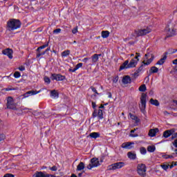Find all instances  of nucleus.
Instances as JSON below:
<instances>
[{"label":"nucleus","mask_w":177,"mask_h":177,"mask_svg":"<svg viewBox=\"0 0 177 177\" xmlns=\"http://www.w3.org/2000/svg\"><path fill=\"white\" fill-rule=\"evenodd\" d=\"M153 60H154V54L150 53L145 54V59L142 62L143 64H142L139 67L137 72H135L133 74V77H138V75H138V73H140V71H142V70H143V66H149V64H150V63H151V62H153Z\"/></svg>","instance_id":"obj_1"},{"label":"nucleus","mask_w":177,"mask_h":177,"mask_svg":"<svg viewBox=\"0 0 177 177\" xmlns=\"http://www.w3.org/2000/svg\"><path fill=\"white\" fill-rule=\"evenodd\" d=\"M21 27V22L19 19H11L7 22V30L8 31H15Z\"/></svg>","instance_id":"obj_2"},{"label":"nucleus","mask_w":177,"mask_h":177,"mask_svg":"<svg viewBox=\"0 0 177 177\" xmlns=\"http://www.w3.org/2000/svg\"><path fill=\"white\" fill-rule=\"evenodd\" d=\"M124 167H125V162H118L108 166V171H115L117 169H121V168H124Z\"/></svg>","instance_id":"obj_3"},{"label":"nucleus","mask_w":177,"mask_h":177,"mask_svg":"<svg viewBox=\"0 0 177 177\" xmlns=\"http://www.w3.org/2000/svg\"><path fill=\"white\" fill-rule=\"evenodd\" d=\"M6 106L10 110H17V104L15 103V100L12 97H7Z\"/></svg>","instance_id":"obj_4"},{"label":"nucleus","mask_w":177,"mask_h":177,"mask_svg":"<svg viewBox=\"0 0 177 177\" xmlns=\"http://www.w3.org/2000/svg\"><path fill=\"white\" fill-rule=\"evenodd\" d=\"M147 97V95L146 93H142L140 97V109L142 113L145 114L146 113V99Z\"/></svg>","instance_id":"obj_5"},{"label":"nucleus","mask_w":177,"mask_h":177,"mask_svg":"<svg viewBox=\"0 0 177 177\" xmlns=\"http://www.w3.org/2000/svg\"><path fill=\"white\" fill-rule=\"evenodd\" d=\"M149 32H151V30L150 28H147L135 30L134 35H136V37H143V35H147V34H149Z\"/></svg>","instance_id":"obj_6"},{"label":"nucleus","mask_w":177,"mask_h":177,"mask_svg":"<svg viewBox=\"0 0 177 177\" xmlns=\"http://www.w3.org/2000/svg\"><path fill=\"white\" fill-rule=\"evenodd\" d=\"M146 165L145 164H138L137 166V173L140 176L145 177L146 176Z\"/></svg>","instance_id":"obj_7"},{"label":"nucleus","mask_w":177,"mask_h":177,"mask_svg":"<svg viewBox=\"0 0 177 177\" xmlns=\"http://www.w3.org/2000/svg\"><path fill=\"white\" fill-rule=\"evenodd\" d=\"M100 165V162H99V159L97 158H93L91 160V164L87 166L88 169H91L96 167H99Z\"/></svg>","instance_id":"obj_8"},{"label":"nucleus","mask_w":177,"mask_h":177,"mask_svg":"<svg viewBox=\"0 0 177 177\" xmlns=\"http://www.w3.org/2000/svg\"><path fill=\"white\" fill-rule=\"evenodd\" d=\"M51 80L53 81H55H55H64V80H66V76L54 73L51 75Z\"/></svg>","instance_id":"obj_9"},{"label":"nucleus","mask_w":177,"mask_h":177,"mask_svg":"<svg viewBox=\"0 0 177 177\" xmlns=\"http://www.w3.org/2000/svg\"><path fill=\"white\" fill-rule=\"evenodd\" d=\"M33 177H55L52 174H48L46 173H44L42 171H36L33 175Z\"/></svg>","instance_id":"obj_10"},{"label":"nucleus","mask_w":177,"mask_h":177,"mask_svg":"<svg viewBox=\"0 0 177 177\" xmlns=\"http://www.w3.org/2000/svg\"><path fill=\"white\" fill-rule=\"evenodd\" d=\"M3 55H6L9 59H13V50L10 48H6L2 50Z\"/></svg>","instance_id":"obj_11"},{"label":"nucleus","mask_w":177,"mask_h":177,"mask_svg":"<svg viewBox=\"0 0 177 177\" xmlns=\"http://www.w3.org/2000/svg\"><path fill=\"white\" fill-rule=\"evenodd\" d=\"M166 32H167V37H174V35H175V30L169 25L166 27Z\"/></svg>","instance_id":"obj_12"},{"label":"nucleus","mask_w":177,"mask_h":177,"mask_svg":"<svg viewBox=\"0 0 177 177\" xmlns=\"http://www.w3.org/2000/svg\"><path fill=\"white\" fill-rule=\"evenodd\" d=\"M157 132H158V128L151 129L149 131L148 135L151 138H153V137L156 136V135L157 134Z\"/></svg>","instance_id":"obj_13"},{"label":"nucleus","mask_w":177,"mask_h":177,"mask_svg":"<svg viewBox=\"0 0 177 177\" xmlns=\"http://www.w3.org/2000/svg\"><path fill=\"white\" fill-rule=\"evenodd\" d=\"M132 145H133V142H124L122 144V148L131 149H132Z\"/></svg>","instance_id":"obj_14"},{"label":"nucleus","mask_w":177,"mask_h":177,"mask_svg":"<svg viewBox=\"0 0 177 177\" xmlns=\"http://www.w3.org/2000/svg\"><path fill=\"white\" fill-rule=\"evenodd\" d=\"M136 64H138V61H136V59H133L131 60L129 64L127 65V68H131L132 67H136Z\"/></svg>","instance_id":"obj_15"},{"label":"nucleus","mask_w":177,"mask_h":177,"mask_svg":"<svg viewBox=\"0 0 177 177\" xmlns=\"http://www.w3.org/2000/svg\"><path fill=\"white\" fill-rule=\"evenodd\" d=\"M39 92H41V91H30L24 94L23 96L24 97H28V95H37V93H39Z\"/></svg>","instance_id":"obj_16"},{"label":"nucleus","mask_w":177,"mask_h":177,"mask_svg":"<svg viewBox=\"0 0 177 177\" xmlns=\"http://www.w3.org/2000/svg\"><path fill=\"white\" fill-rule=\"evenodd\" d=\"M122 83L124 85H128V84H131V77L126 75L122 79Z\"/></svg>","instance_id":"obj_17"},{"label":"nucleus","mask_w":177,"mask_h":177,"mask_svg":"<svg viewBox=\"0 0 177 177\" xmlns=\"http://www.w3.org/2000/svg\"><path fill=\"white\" fill-rule=\"evenodd\" d=\"M167 53H165V55L163 56L162 58H161L159 61H158V62L156 63V64H158L159 66H162L163 63H165V60H167Z\"/></svg>","instance_id":"obj_18"},{"label":"nucleus","mask_w":177,"mask_h":177,"mask_svg":"<svg viewBox=\"0 0 177 177\" xmlns=\"http://www.w3.org/2000/svg\"><path fill=\"white\" fill-rule=\"evenodd\" d=\"M127 157L130 158V160H136V153L135 152L129 151L127 153Z\"/></svg>","instance_id":"obj_19"},{"label":"nucleus","mask_w":177,"mask_h":177,"mask_svg":"<svg viewBox=\"0 0 177 177\" xmlns=\"http://www.w3.org/2000/svg\"><path fill=\"white\" fill-rule=\"evenodd\" d=\"M174 133V130H167L163 133L164 138H169Z\"/></svg>","instance_id":"obj_20"},{"label":"nucleus","mask_w":177,"mask_h":177,"mask_svg":"<svg viewBox=\"0 0 177 177\" xmlns=\"http://www.w3.org/2000/svg\"><path fill=\"white\" fill-rule=\"evenodd\" d=\"M149 102L151 104H153V106H160V102L157 100H154L151 98Z\"/></svg>","instance_id":"obj_21"},{"label":"nucleus","mask_w":177,"mask_h":177,"mask_svg":"<svg viewBox=\"0 0 177 177\" xmlns=\"http://www.w3.org/2000/svg\"><path fill=\"white\" fill-rule=\"evenodd\" d=\"M85 168V164L82 162H81L77 166V171H82Z\"/></svg>","instance_id":"obj_22"},{"label":"nucleus","mask_w":177,"mask_h":177,"mask_svg":"<svg viewBox=\"0 0 177 177\" xmlns=\"http://www.w3.org/2000/svg\"><path fill=\"white\" fill-rule=\"evenodd\" d=\"M109 35H110V32H109V30H103L102 32V38H109Z\"/></svg>","instance_id":"obj_23"},{"label":"nucleus","mask_w":177,"mask_h":177,"mask_svg":"<svg viewBox=\"0 0 177 177\" xmlns=\"http://www.w3.org/2000/svg\"><path fill=\"white\" fill-rule=\"evenodd\" d=\"M89 136L93 139H96L97 138H99L100 136V134L99 133L93 132L90 133Z\"/></svg>","instance_id":"obj_24"},{"label":"nucleus","mask_w":177,"mask_h":177,"mask_svg":"<svg viewBox=\"0 0 177 177\" xmlns=\"http://www.w3.org/2000/svg\"><path fill=\"white\" fill-rule=\"evenodd\" d=\"M129 62L128 60L125 61L121 66L120 68V70H124V68H128V64H129Z\"/></svg>","instance_id":"obj_25"},{"label":"nucleus","mask_w":177,"mask_h":177,"mask_svg":"<svg viewBox=\"0 0 177 177\" xmlns=\"http://www.w3.org/2000/svg\"><path fill=\"white\" fill-rule=\"evenodd\" d=\"M92 62L93 63H97V62L99 60V55L97 54H94L92 57Z\"/></svg>","instance_id":"obj_26"},{"label":"nucleus","mask_w":177,"mask_h":177,"mask_svg":"<svg viewBox=\"0 0 177 177\" xmlns=\"http://www.w3.org/2000/svg\"><path fill=\"white\" fill-rule=\"evenodd\" d=\"M149 73H150V74L158 73V68H157L156 66L151 67V69L149 70Z\"/></svg>","instance_id":"obj_27"},{"label":"nucleus","mask_w":177,"mask_h":177,"mask_svg":"<svg viewBox=\"0 0 177 177\" xmlns=\"http://www.w3.org/2000/svg\"><path fill=\"white\" fill-rule=\"evenodd\" d=\"M138 90L140 91V92H146V91H147V88L146 87V84H142L141 85Z\"/></svg>","instance_id":"obj_28"},{"label":"nucleus","mask_w":177,"mask_h":177,"mask_svg":"<svg viewBox=\"0 0 177 177\" xmlns=\"http://www.w3.org/2000/svg\"><path fill=\"white\" fill-rule=\"evenodd\" d=\"M50 95L53 97H59V93L56 90L51 91Z\"/></svg>","instance_id":"obj_29"},{"label":"nucleus","mask_w":177,"mask_h":177,"mask_svg":"<svg viewBox=\"0 0 177 177\" xmlns=\"http://www.w3.org/2000/svg\"><path fill=\"white\" fill-rule=\"evenodd\" d=\"M97 117H98L99 120H103V111L102 110H101V109L98 110Z\"/></svg>","instance_id":"obj_30"},{"label":"nucleus","mask_w":177,"mask_h":177,"mask_svg":"<svg viewBox=\"0 0 177 177\" xmlns=\"http://www.w3.org/2000/svg\"><path fill=\"white\" fill-rule=\"evenodd\" d=\"M147 151L150 153H153V151H156V147L154 146H148Z\"/></svg>","instance_id":"obj_31"},{"label":"nucleus","mask_w":177,"mask_h":177,"mask_svg":"<svg viewBox=\"0 0 177 177\" xmlns=\"http://www.w3.org/2000/svg\"><path fill=\"white\" fill-rule=\"evenodd\" d=\"M68 55H70V50H66L62 53V57H66V56H68Z\"/></svg>","instance_id":"obj_32"},{"label":"nucleus","mask_w":177,"mask_h":177,"mask_svg":"<svg viewBox=\"0 0 177 177\" xmlns=\"http://www.w3.org/2000/svg\"><path fill=\"white\" fill-rule=\"evenodd\" d=\"M48 46H49V43H47V44H44V45H43V46L39 47V48L37 49V52H39V50H41V49H45V48L48 47Z\"/></svg>","instance_id":"obj_33"},{"label":"nucleus","mask_w":177,"mask_h":177,"mask_svg":"<svg viewBox=\"0 0 177 177\" xmlns=\"http://www.w3.org/2000/svg\"><path fill=\"white\" fill-rule=\"evenodd\" d=\"M160 167L164 169L165 171H167L168 168H169L170 165L166 164V165H161Z\"/></svg>","instance_id":"obj_34"},{"label":"nucleus","mask_w":177,"mask_h":177,"mask_svg":"<svg viewBox=\"0 0 177 177\" xmlns=\"http://www.w3.org/2000/svg\"><path fill=\"white\" fill-rule=\"evenodd\" d=\"M130 115V118L131 120H133L134 121H138V117H136V115H133L132 113H129Z\"/></svg>","instance_id":"obj_35"},{"label":"nucleus","mask_w":177,"mask_h":177,"mask_svg":"<svg viewBox=\"0 0 177 177\" xmlns=\"http://www.w3.org/2000/svg\"><path fill=\"white\" fill-rule=\"evenodd\" d=\"M37 57H39L40 56H44V55H45V53H46V51H44L42 53H41V51H37Z\"/></svg>","instance_id":"obj_36"},{"label":"nucleus","mask_w":177,"mask_h":177,"mask_svg":"<svg viewBox=\"0 0 177 177\" xmlns=\"http://www.w3.org/2000/svg\"><path fill=\"white\" fill-rule=\"evenodd\" d=\"M135 131L136 129L131 131L130 136H131V138H137V136H138V134H133Z\"/></svg>","instance_id":"obj_37"},{"label":"nucleus","mask_w":177,"mask_h":177,"mask_svg":"<svg viewBox=\"0 0 177 177\" xmlns=\"http://www.w3.org/2000/svg\"><path fill=\"white\" fill-rule=\"evenodd\" d=\"M140 150L141 154H146V153H147L146 148L141 147Z\"/></svg>","instance_id":"obj_38"},{"label":"nucleus","mask_w":177,"mask_h":177,"mask_svg":"<svg viewBox=\"0 0 177 177\" xmlns=\"http://www.w3.org/2000/svg\"><path fill=\"white\" fill-rule=\"evenodd\" d=\"M20 72L17 71L14 73L15 78H20Z\"/></svg>","instance_id":"obj_39"},{"label":"nucleus","mask_w":177,"mask_h":177,"mask_svg":"<svg viewBox=\"0 0 177 177\" xmlns=\"http://www.w3.org/2000/svg\"><path fill=\"white\" fill-rule=\"evenodd\" d=\"M62 32V29L57 28L53 30V34H59Z\"/></svg>","instance_id":"obj_40"},{"label":"nucleus","mask_w":177,"mask_h":177,"mask_svg":"<svg viewBox=\"0 0 177 177\" xmlns=\"http://www.w3.org/2000/svg\"><path fill=\"white\" fill-rule=\"evenodd\" d=\"M177 162H172L171 165H170L169 168L170 169H172L173 167H176Z\"/></svg>","instance_id":"obj_41"},{"label":"nucleus","mask_w":177,"mask_h":177,"mask_svg":"<svg viewBox=\"0 0 177 177\" xmlns=\"http://www.w3.org/2000/svg\"><path fill=\"white\" fill-rule=\"evenodd\" d=\"M73 34H77L78 32V26H76L75 28L72 30Z\"/></svg>","instance_id":"obj_42"},{"label":"nucleus","mask_w":177,"mask_h":177,"mask_svg":"<svg viewBox=\"0 0 177 177\" xmlns=\"http://www.w3.org/2000/svg\"><path fill=\"white\" fill-rule=\"evenodd\" d=\"M81 67H82V63H79L75 66V70H78V68H81Z\"/></svg>","instance_id":"obj_43"},{"label":"nucleus","mask_w":177,"mask_h":177,"mask_svg":"<svg viewBox=\"0 0 177 177\" xmlns=\"http://www.w3.org/2000/svg\"><path fill=\"white\" fill-rule=\"evenodd\" d=\"M44 82H46V84H50V79H49L48 77H45Z\"/></svg>","instance_id":"obj_44"},{"label":"nucleus","mask_w":177,"mask_h":177,"mask_svg":"<svg viewBox=\"0 0 177 177\" xmlns=\"http://www.w3.org/2000/svg\"><path fill=\"white\" fill-rule=\"evenodd\" d=\"M113 82H114L115 84H117V82H118V76H115L113 78Z\"/></svg>","instance_id":"obj_45"},{"label":"nucleus","mask_w":177,"mask_h":177,"mask_svg":"<svg viewBox=\"0 0 177 177\" xmlns=\"http://www.w3.org/2000/svg\"><path fill=\"white\" fill-rule=\"evenodd\" d=\"M136 55H137V56H136L134 60H136V62H139V58L138 57L140 56V53H136Z\"/></svg>","instance_id":"obj_46"},{"label":"nucleus","mask_w":177,"mask_h":177,"mask_svg":"<svg viewBox=\"0 0 177 177\" xmlns=\"http://www.w3.org/2000/svg\"><path fill=\"white\" fill-rule=\"evenodd\" d=\"M91 90L93 91V92L95 93V95H99V93H97V90H96V88L93 86H91Z\"/></svg>","instance_id":"obj_47"},{"label":"nucleus","mask_w":177,"mask_h":177,"mask_svg":"<svg viewBox=\"0 0 177 177\" xmlns=\"http://www.w3.org/2000/svg\"><path fill=\"white\" fill-rule=\"evenodd\" d=\"M3 177H15V175L12 174H6Z\"/></svg>","instance_id":"obj_48"},{"label":"nucleus","mask_w":177,"mask_h":177,"mask_svg":"<svg viewBox=\"0 0 177 177\" xmlns=\"http://www.w3.org/2000/svg\"><path fill=\"white\" fill-rule=\"evenodd\" d=\"M50 171H57V167L53 166L52 167H50Z\"/></svg>","instance_id":"obj_49"},{"label":"nucleus","mask_w":177,"mask_h":177,"mask_svg":"<svg viewBox=\"0 0 177 177\" xmlns=\"http://www.w3.org/2000/svg\"><path fill=\"white\" fill-rule=\"evenodd\" d=\"M24 70H26V68L24 66H21L19 67V71H24Z\"/></svg>","instance_id":"obj_50"},{"label":"nucleus","mask_w":177,"mask_h":177,"mask_svg":"<svg viewBox=\"0 0 177 177\" xmlns=\"http://www.w3.org/2000/svg\"><path fill=\"white\" fill-rule=\"evenodd\" d=\"M2 140H5L4 135H0V142H2Z\"/></svg>","instance_id":"obj_51"},{"label":"nucleus","mask_w":177,"mask_h":177,"mask_svg":"<svg viewBox=\"0 0 177 177\" xmlns=\"http://www.w3.org/2000/svg\"><path fill=\"white\" fill-rule=\"evenodd\" d=\"M69 71H70L71 73H75V71H77V69H75V68H74L73 69L70 68V69H69Z\"/></svg>","instance_id":"obj_52"},{"label":"nucleus","mask_w":177,"mask_h":177,"mask_svg":"<svg viewBox=\"0 0 177 177\" xmlns=\"http://www.w3.org/2000/svg\"><path fill=\"white\" fill-rule=\"evenodd\" d=\"M93 117H97V113L96 112V111H95L93 113Z\"/></svg>","instance_id":"obj_53"},{"label":"nucleus","mask_w":177,"mask_h":177,"mask_svg":"<svg viewBox=\"0 0 177 177\" xmlns=\"http://www.w3.org/2000/svg\"><path fill=\"white\" fill-rule=\"evenodd\" d=\"M92 107L93 109H96V103L92 102Z\"/></svg>","instance_id":"obj_54"},{"label":"nucleus","mask_w":177,"mask_h":177,"mask_svg":"<svg viewBox=\"0 0 177 177\" xmlns=\"http://www.w3.org/2000/svg\"><path fill=\"white\" fill-rule=\"evenodd\" d=\"M173 145H174V146H175V147H177V140H174Z\"/></svg>","instance_id":"obj_55"},{"label":"nucleus","mask_w":177,"mask_h":177,"mask_svg":"<svg viewBox=\"0 0 177 177\" xmlns=\"http://www.w3.org/2000/svg\"><path fill=\"white\" fill-rule=\"evenodd\" d=\"M154 94V92L153 91V90H151L149 93V95H150L151 96L153 95Z\"/></svg>","instance_id":"obj_56"},{"label":"nucleus","mask_w":177,"mask_h":177,"mask_svg":"<svg viewBox=\"0 0 177 177\" xmlns=\"http://www.w3.org/2000/svg\"><path fill=\"white\" fill-rule=\"evenodd\" d=\"M88 60H89V58H84L82 62H84V63H86L88 62Z\"/></svg>","instance_id":"obj_57"},{"label":"nucleus","mask_w":177,"mask_h":177,"mask_svg":"<svg viewBox=\"0 0 177 177\" xmlns=\"http://www.w3.org/2000/svg\"><path fill=\"white\" fill-rule=\"evenodd\" d=\"M165 158H174V156H166Z\"/></svg>","instance_id":"obj_58"},{"label":"nucleus","mask_w":177,"mask_h":177,"mask_svg":"<svg viewBox=\"0 0 177 177\" xmlns=\"http://www.w3.org/2000/svg\"><path fill=\"white\" fill-rule=\"evenodd\" d=\"M173 64H177V59L173 61Z\"/></svg>","instance_id":"obj_59"},{"label":"nucleus","mask_w":177,"mask_h":177,"mask_svg":"<svg viewBox=\"0 0 177 177\" xmlns=\"http://www.w3.org/2000/svg\"><path fill=\"white\" fill-rule=\"evenodd\" d=\"M163 113H164L165 115L169 114V113H168V111H165Z\"/></svg>","instance_id":"obj_60"},{"label":"nucleus","mask_w":177,"mask_h":177,"mask_svg":"<svg viewBox=\"0 0 177 177\" xmlns=\"http://www.w3.org/2000/svg\"><path fill=\"white\" fill-rule=\"evenodd\" d=\"M71 177H77V175H75V174H73Z\"/></svg>","instance_id":"obj_61"},{"label":"nucleus","mask_w":177,"mask_h":177,"mask_svg":"<svg viewBox=\"0 0 177 177\" xmlns=\"http://www.w3.org/2000/svg\"><path fill=\"white\" fill-rule=\"evenodd\" d=\"M78 177H82V173H79L78 174Z\"/></svg>","instance_id":"obj_62"},{"label":"nucleus","mask_w":177,"mask_h":177,"mask_svg":"<svg viewBox=\"0 0 177 177\" xmlns=\"http://www.w3.org/2000/svg\"><path fill=\"white\" fill-rule=\"evenodd\" d=\"M111 96H112V95H111V93H109V98H111Z\"/></svg>","instance_id":"obj_63"},{"label":"nucleus","mask_w":177,"mask_h":177,"mask_svg":"<svg viewBox=\"0 0 177 177\" xmlns=\"http://www.w3.org/2000/svg\"><path fill=\"white\" fill-rule=\"evenodd\" d=\"M173 102H174V103L175 104H176V106H177V100H174Z\"/></svg>","instance_id":"obj_64"}]
</instances>
